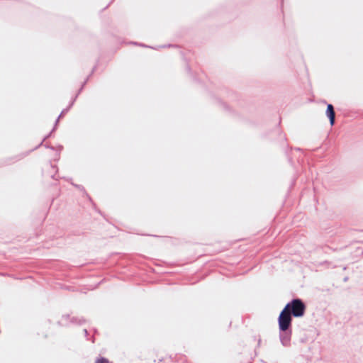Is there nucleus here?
<instances>
[{"instance_id": "18", "label": "nucleus", "mask_w": 363, "mask_h": 363, "mask_svg": "<svg viewBox=\"0 0 363 363\" xmlns=\"http://www.w3.org/2000/svg\"><path fill=\"white\" fill-rule=\"evenodd\" d=\"M225 108H227V106L225 104H222Z\"/></svg>"}, {"instance_id": "9", "label": "nucleus", "mask_w": 363, "mask_h": 363, "mask_svg": "<svg viewBox=\"0 0 363 363\" xmlns=\"http://www.w3.org/2000/svg\"><path fill=\"white\" fill-rule=\"evenodd\" d=\"M70 318V315L69 314L63 315L62 317L61 321H59V323H61V325H65L62 322L63 320H67Z\"/></svg>"}, {"instance_id": "2", "label": "nucleus", "mask_w": 363, "mask_h": 363, "mask_svg": "<svg viewBox=\"0 0 363 363\" xmlns=\"http://www.w3.org/2000/svg\"><path fill=\"white\" fill-rule=\"evenodd\" d=\"M325 114L329 119L330 125H334L335 122V112L334 106L331 104H327Z\"/></svg>"}, {"instance_id": "11", "label": "nucleus", "mask_w": 363, "mask_h": 363, "mask_svg": "<svg viewBox=\"0 0 363 363\" xmlns=\"http://www.w3.org/2000/svg\"><path fill=\"white\" fill-rule=\"evenodd\" d=\"M44 146H45V148H48V149H50V150H55V147L53 146L49 145L48 144L44 145Z\"/></svg>"}, {"instance_id": "17", "label": "nucleus", "mask_w": 363, "mask_h": 363, "mask_svg": "<svg viewBox=\"0 0 363 363\" xmlns=\"http://www.w3.org/2000/svg\"><path fill=\"white\" fill-rule=\"evenodd\" d=\"M172 45H164L163 48H165V47H171Z\"/></svg>"}, {"instance_id": "13", "label": "nucleus", "mask_w": 363, "mask_h": 363, "mask_svg": "<svg viewBox=\"0 0 363 363\" xmlns=\"http://www.w3.org/2000/svg\"><path fill=\"white\" fill-rule=\"evenodd\" d=\"M96 65H95V66L93 67V69H92V70H91V73H90V74L89 75V77H91V74L95 72V70H96Z\"/></svg>"}, {"instance_id": "4", "label": "nucleus", "mask_w": 363, "mask_h": 363, "mask_svg": "<svg viewBox=\"0 0 363 363\" xmlns=\"http://www.w3.org/2000/svg\"><path fill=\"white\" fill-rule=\"evenodd\" d=\"M70 323L77 325H82L86 322L84 318L72 317L69 318Z\"/></svg>"}, {"instance_id": "3", "label": "nucleus", "mask_w": 363, "mask_h": 363, "mask_svg": "<svg viewBox=\"0 0 363 363\" xmlns=\"http://www.w3.org/2000/svg\"><path fill=\"white\" fill-rule=\"evenodd\" d=\"M77 98V95H75V96L72 99V100L71 101L69 105L68 106L67 108L63 109L62 111V112L60 113V114L59 115V116L57 117V118L56 119L55 121V125H54V127L52 128V131H55L56 128H57V125L59 123V121H60V118L64 115L69 110V108L73 106L76 99Z\"/></svg>"}, {"instance_id": "7", "label": "nucleus", "mask_w": 363, "mask_h": 363, "mask_svg": "<svg viewBox=\"0 0 363 363\" xmlns=\"http://www.w3.org/2000/svg\"><path fill=\"white\" fill-rule=\"evenodd\" d=\"M52 132H53V131H52V130L50 131V133H48L47 135H45V136L44 137V138L43 139V140L41 141V143H40L38 146H36V147H35V149H37V148H38L40 146H41V145L43 144V142H44L45 140H47V139H48V138L51 135V134H52Z\"/></svg>"}, {"instance_id": "10", "label": "nucleus", "mask_w": 363, "mask_h": 363, "mask_svg": "<svg viewBox=\"0 0 363 363\" xmlns=\"http://www.w3.org/2000/svg\"><path fill=\"white\" fill-rule=\"evenodd\" d=\"M72 185H74L75 187H77V189H79L80 190L84 191V188L81 185L74 184H72Z\"/></svg>"}, {"instance_id": "5", "label": "nucleus", "mask_w": 363, "mask_h": 363, "mask_svg": "<svg viewBox=\"0 0 363 363\" xmlns=\"http://www.w3.org/2000/svg\"><path fill=\"white\" fill-rule=\"evenodd\" d=\"M95 363H109V361L106 357H100L96 359Z\"/></svg>"}, {"instance_id": "15", "label": "nucleus", "mask_w": 363, "mask_h": 363, "mask_svg": "<svg viewBox=\"0 0 363 363\" xmlns=\"http://www.w3.org/2000/svg\"><path fill=\"white\" fill-rule=\"evenodd\" d=\"M348 279H349L348 277H345L343 279V281H344V282H346V281H348Z\"/></svg>"}, {"instance_id": "8", "label": "nucleus", "mask_w": 363, "mask_h": 363, "mask_svg": "<svg viewBox=\"0 0 363 363\" xmlns=\"http://www.w3.org/2000/svg\"><path fill=\"white\" fill-rule=\"evenodd\" d=\"M70 318V315L69 314L63 315L62 317L61 321H59V323H61V325H65L62 322L63 320H67Z\"/></svg>"}, {"instance_id": "19", "label": "nucleus", "mask_w": 363, "mask_h": 363, "mask_svg": "<svg viewBox=\"0 0 363 363\" xmlns=\"http://www.w3.org/2000/svg\"><path fill=\"white\" fill-rule=\"evenodd\" d=\"M94 341H95L94 337H92V338H91V342H94Z\"/></svg>"}, {"instance_id": "1", "label": "nucleus", "mask_w": 363, "mask_h": 363, "mask_svg": "<svg viewBox=\"0 0 363 363\" xmlns=\"http://www.w3.org/2000/svg\"><path fill=\"white\" fill-rule=\"evenodd\" d=\"M306 310L303 301L294 298L289 301L281 311L277 318L280 342L284 347L291 345L292 320L294 318H302Z\"/></svg>"}, {"instance_id": "16", "label": "nucleus", "mask_w": 363, "mask_h": 363, "mask_svg": "<svg viewBox=\"0 0 363 363\" xmlns=\"http://www.w3.org/2000/svg\"><path fill=\"white\" fill-rule=\"evenodd\" d=\"M133 44L135 45H138L137 43H133ZM140 46H143V47H147L146 45H145L144 44H139Z\"/></svg>"}, {"instance_id": "6", "label": "nucleus", "mask_w": 363, "mask_h": 363, "mask_svg": "<svg viewBox=\"0 0 363 363\" xmlns=\"http://www.w3.org/2000/svg\"><path fill=\"white\" fill-rule=\"evenodd\" d=\"M89 76H88V77H86V79L84 81V82L82 83V86H81L80 89H79V91H78V92L77 93V94H76V95H77V96H78V95L81 93V91H82L83 90V89H84V86H85V84L87 83V82H88V80H89Z\"/></svg>"}, {"instance_id": "14", "label": "nucleus", "mask_w": 363, "mask_h": 363, "mask_svg": "<svg viewBox=\"0 0 363 363\" xmlns=\"http://www.w3.org/2000/svg\"><path fill=\"white\" fill-rule=\"evenodd\" d=\"M84 333L85 337H88L89 333L86 329H84Z\"/></svg>"}, {"instance_id": "12", "label": "nucleus", "mask_w": 363, "mask_h": 363, "mask_svg": "<svg viewBox=\"0 0 363 363\" xmlns=\"http://www.w3.org/2000/svg\"><path fill=\"white\" fill-rule=\"evenodd\" d=\"M186 71H187L189 73H191V67H190V66H189V64H187V65H186Z\"/></svg>"}]
</instances>
